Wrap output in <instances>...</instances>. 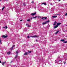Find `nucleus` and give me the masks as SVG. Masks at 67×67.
Here are the masks:
<instances>
[{
  "label": "nucleus",
  "instance_id": "c85d7f7f",
  "mask_svg": "<svg viewBox=\"0 0 67 67\" xmlns=\"http://www.w3.org/2000/svg\"><path fill=\"white\" fill-rule=\"evenodd\" d=\"M28 27H31V26H29V25H28Z\"/></svg>",
  "mask_w": 67,
  "mask_h": 67
},
{
  "label": "nucleus",
  "instance_id": "2eb2a0df",
  "mask_svg": "<svg viewBox=\"0 0 67 67\" xmlns=\"http://www.w3.org/2000/svg\"><path fill=\"white\" fill-rule=\"evenodd\" d=\"M59 32V31H57L55 32V34H57L58 33V32Z\"/></svg>",
  "mask_w": 67,
  "mask_h": 67
},
{
  "label": "nucleus",
  "instance_id": "37998d69",
  "mask_svg": "<svg viewBox=\"0 0 67 67\" xmlns=\"http://www.w3.org/2000/svg\"><path fill=\"white\" fill-rule=\"evenodd\" d=\"M2 1V0H0V1Z\"/></svg>",
  "mask_w": 67,
  "mask_h": 67
},
{
  "label": "nucleus",
  "instance_id": "aec40b11",
  "mask_svg": "<svg viewBox=\"0 0 67 67\" xmlns=\"http://www.w3.org/2000/svg\"><path fill=\"white\" fill-rule=\"evenodd\" d=\"M1 39L0 38V43L1 44H2V42H1Z\"/></svg>",
  "mask_w": 67,
  "mask_h": 67
},
{
  "label": "nucleus",
  "instance_id": "f257e3e1",
  "mask_svg": "<svg viewBox=\"0 0 67 67\" xmlns=\"http://www.w3.org/2000/svg\"><path fill=\"white\" fill-rule=\"evenodd\" d=\"M31 37H39V36L36 35H35L34 36H31Z\"/></svg>",
  "mask_w": 67,
  "mask_h": 67
},
{
  "label": "nucleus",
  "instance_id": "c9c22d12",
  "mask_svg": "<svg viewBox=\"0 0 67 67\" xmlns=\"http://www.w3.org/2000/svg\"><path fill=\"white\" fill-rule=\"evenodd\" d=\"M1 63H2V62H1V61L0 60V64Z\"/></svg>",
  "mask_w": 67,
  "mask_h": 67
},
{
  "label": "nucleus",
  "instance_id": "a211bd4d",
  "mask_svg": "<svg viewBox=\"0 0 67 67\" xmlns=\"http://www.w3.org/2000/svg\"><path fill=\"white\" fill-rule=\"evenodd\" d=\"M48 22H49V20L48 21H47L46 22V23H48Z\"/></svg>",
  "mask_w": 67,
  "mask_h": 67
},
{
  "label": "nucleus",
  "instance_id": "c756f323",
  "mask_svg": "<svg viewBox=\"0 0 67 67\" xmlns=\"http://www.w3.org/2000/svg\"><path fill=\"white\" fill-rule=\"evenodd\" d=\"M27 38H30V36H27Z\"/></svg>",
  "mask_w": 67,
  "mask_h": 67
},
{
  "label": "nucleus",
  "instance_id": "20e7f679",
  "mask_svg": "<svg viewBox=\"0 0 67 67\" xmlns=\"http://www.w3.org/2000/svg\"><path fill=\"white\" fill-rule=\"evenodd\" d=\"M2 37H3L4 38H6L8 37V36L6 35V36L5 35H3L2 36Z\"/></svg>",
  "mask_w": 67,
  "mask_h": 67
},
{
  "label": "nucleus",
  "instance_id": "7ed1b4c3",
  "mask_svg": "<svg viewBox=\"0 0 67 67\" xmlns=\"http://www.w3.org/2000/svg\"><path fill=\"white\" fill-rule=\"evenodd\" d=\"M47 19V17H43L41 19L42 20H45V19Z\"/></svg>",
  "mask_w": 67,
  "mask_h": 67
},
{
  "label": "nucleus",
  "instance_id": "a19ab883",
  "mask_svg": "<svg viewBox=\"0 0 67 67\" xmlns=\"http://www.w3.org/2000/svg\"><path fill=\"white\" fill-rule=\"evenodd\" d=\"M4 63H3L2 64V65H4Z\"/></svg>",
  "mask_w": 67,
  "mask_h": 67
},
{
  "label": "nucleus",
  "instance_id": "cd10ccee",
  "mask_svg": "<svg viewBox=\"0 0 67 67\" xmlns=\"http://www.w3.org/2000/svg\"><path fill=\"white\" fill-rule=\"evenodd\" d=\"M15 45H14L12 47L13 48V47H15Z\"/></svg>",
  "mask_w": 67,
  "mask_h": 67
},
{
  "label": "nucleus",
  "instance_id": "4c0bfd02",
  "mask_svg": "<svg viewBox=\"0 0 67 67\" xmlns=\"http://www.w3.org/2000/svg\"><path fill=\"white\" fill-rule=\"evenodd\" d=\"M32 3H33V2H34V1H32Z\"/></svg>",
  "mask_w": 67,
  "mask_h": 67
},
{
  "label": "nucleus",
  "instance_id": "473e14b6",
  "mask_svg": "<svg viewBox=\"0 0 67 67\" xmlns=\"http://www.w3.org/2000/svg\"><path fill=\"white\" fill-rule=\"evenodd\" d=\"M26 25H27L28 26L29 25L27 24H26Z\"/></svg>",
  "mask_w": 67,
  "mask_h": 67
},
{
  "label": "nucleus",
  "instance_id": "58836bf2",
  "mask_svg": "<svg viewBox=\"0 0 67 67\" xmlns=\"http://www.w3.org/2000/svg\"><path fill=\"white\" fill-rule=\"evenodd\" d=\"M12 62V61H11L10 63H11Z\"/></svg>",
  "mask_w": 67,
  "mask_h": 67
},
{
  "label": "nucleus",
  "instance_id": "4468645a",
  "mask_svg": "<svg viewBox=\"0 0 67 67\" xmlns=\"http://www.w3.org/2000/svg\"><path fill=\"white\" fill-rule=\"evenodd\" d=\"M57 16H53L52 17V18H57Z\"/></svg>",
  "mask_w": 67,
  "mask_h": 67
},
{
  "label": "nucleus",
  "instance_id": "f03ea898",
  "mask_svg": "<svg viewBox=\"0 0 67 67\" xmlns=\"http://www.w3.org/2000/svg\"><path fill=\"white\" fill-rule=\"evenodd\" d=\"M36 15V12H35V13H32L31 15H32V16H34V15Z\"/></svg>",
  "mask_w": 67,
  "mask_h": 67
},
{
  "label": "nucleus",
  "instance_id": "e433bc0d",
  "mask_svg": "<svg viewBox=\"0 0 67 67\" xmlns=\"http://www.w3.org/2000/svg\"><path fill=\"white\" fill-rule=\"evenodd\" d=\"M36 42H37V40L36 39Z\"/></svg>",
  "mask_w": 67,
  "mask_h": 67
},
{
  "label": "nucleus",
  "instance_id": "ddd939ff",
  "mask_svg": "<svg viewBox=\"0 0 67 67\" xmlns=\"http://www.w3.org/2000/svg\"><path fill=\"white\" fill-rule=\"evenodd\" d=\"M5 8V7L4 6L2 8V10H4V9Z\"/></svg>",
  "mask_w": 67,
  "mask_h": 67
},
{
  "label": "nucleus",
  "instance_id": "72a5a7b5",
  "mask_svg": "<svg viewBox=\"0 0 67 67\" xmlns=\"http://www.w3.org/2000/svg\"><path fill=\"white\" fill-rule=\"evenodd\" d=\"M32 52L31 51H28V53H31Z\"/></svg>",
  "mask_w": 67,
  "mask_h": 67
},
{
  "label": "nucleus",
  "instance_id": "a878e982",
  "mask_svg": "<svg viewBox=\"0 0 67 67\" xmlns=\"http://www.w3.org/2000/svg\"><path fill=\"white\" fill-rule=\"evenodd\" d=\"M64 43H67V41H65L64 42Z\"/></svg>",
  "mask_w": 67,
  "mask_h": 67
},
{
  "label": "nucleus",
  "instance_id": "1a4fd4ad",
  "mask_svg": "<svg viewBox=\"0 0 67 67\" xmlns=\"http://www.w3.org/2000/svg\"><path fill=\"white\" fill-rule=\"evenodd\" d=\"M41 4L42 5L44 4V5H46V3H42Z\"/></svg>",
  "mask_w": 67,
  "mask_h": 67
},
{
  "label": "nucleus",
  "instance_id": "9d476101",
  "mask_svg": "<svg viewBox=\"0 0 67 67\" xmlns=\"http://www.w3.org/2000/svg\"><path fill=\"white\" fill-rule=\"evenodd\" d=\"M61 24V23H58L57 24V25H60Z\"/></svg>",
  "mask_w": 67,
  "mask_h": 67
},
{
  "label": "nucleus",
  "instance_id": "0eeeda50",
  "mask_svg": "<svg viewBox=\"0 0 67 67\" xmlns=\"http://www.w3.org/2000/svg\"><path fill=\"white\" fill-rule=\"evenodd\" d=\"M58 27V25H55L54 27V29H56V28H57Z\"/></svg>",
  "mask_w": 67,
  "mask_h": 67
},
{
  "label": "nucleus",
  "instance_id": "f8f14e48",
  "mask_svg": "<svg viewBox=\"0 0 67 67\" xmlns=\"http://www.w3.org/2000/svg\"><path fill=\"white\" fill-rule=\"evenodd\" d=\"M18 54H16L15 57V58H17L18 57Z\"/></svg>",
  "mask_w": 67,
  "mask_h": 67
},
{
  "label": "nucleus",
  "instance_id": "4be33fe9",
  "mask_svg": "<svg viewBox=\"0 0 67 67\" xmlns=\"http://www.w3.org/2000/svg\"><path fill=\"white\" fill-rule=\"evenodd\" d=\"M46 22H45V23H42V24L43 25H44V24H46Z\"/></svg>",
  "mask_w": 67,
  "mask_h": 67
},
{
  "label": "nucleus",
  "instance_id": "f3484780",
  "mask_svg": "<svg viewBox=\"0 0 67 67\" xmlns=\"http://www.w3.org/2000/svg\"><path fill=\"white\" fill-rule=\"evenodd\" d=\"M24 6H26V5L25 4V3H24L23 4Z\"/></svg>",
  "mask_w": 67,
  "mask_h": 67
},
{
  "label": "nucleus",
  "instance_id": "423d86ee",
  "mask_svg": "<svg viewBox=\"0 0 67 67\" xmlns=\"http://www.w3.org/2000/svg\"><path fill=\"white\" fill-rule=\"evenodd\" d=\"M3 28H4V29H8V26H5V27H3Z\"/></svg>",
  "mask_w": 67,
  "mask_h": 67
},
{
  "label": "nucleus",
  "instance_id": "5701e85b",
  "mask_svg": "<svg viewBox=\"0 0 67 67\" xmlns=\"http://www.w3.org/2000/svg\"><path fill=\"white\" fill-rule=\"evenodd\" d=\"M13 49V47H12V48H10V49L11 50Z\"/></svg>",
  "mask_w": 67,
  "mask_h": 67
},
{
  "label": "nucleus",
  "instance_id": "f704fd0d",
  "mask_svg": "<svg viewBox=\"0 0 67 67\" xmlns=\"http://www.w3.org/2000/svg\"><path fill=\"white\" fill-rule=\"evenodd\" d=\"M51 4V5H53V4Z\"/></svg>",
  "mask_w": 67,
  "mask_h": 67
},
{
  "label": "nucleus",
  "instance_id": "9b49d317",
  "mask_svg": "<svg viewBox=\"0 0 67 67\" xmlns=\"http://www.w3.org/2000/svg\"><path fill=\"white\" fill-rule=\"evenodd\" d=\"M27 55V52H25L24 54V55Z\"/></svg>",
  "mask_w": 67,
  "mask_h": 67
},
{
  "label": "nucleus",
  "instance_id": "412c9836",
  "mask_svg": "<svg viewBox=\"0 0 67 67\" xmlns=\"http://www.w3.org/2000/svg\"><path fill=\"white\" fill-rule=\"evenodd\" d=\"M18 53H19V52L18 51H16V54H18Z\"/></svg>",
  "mask_w": 67,
  "mask_h": 67
},
{
  "label": "nucleus",
  "instance_id": "393cba45",
  "mask_svg": "<svg viewBox=\"0 0 67 67\" xmlns=\"http://www.w3.org/2000/svg\"><path fill=\"white\" fill-rule=\"evenodd\" d=\"M31 20H30V19H29L28 20H27V21H30Z\"/></svg>",
  "mask_w": 67,
  "mask_h": 67
},
{
  "label": "nucleus",
  "instance_id": "b1692460",
  "mask_svg": "<svg viewBox=\"0 0 67 67\" xmlns=\"http://www.w3.org/2000/svg\"><path fill=\"white\" fill-rule=\"evenodd\" d=\"M31 19H34V16H33V17H31Z\"/></svg>",
  "mask_w": 67,
  "mask_h": 67
},
{
  "label": "nucleus",
  "instance_id": "6ab92c4d",
  "mask_svg": "<svg viewBox=\"0 0 67 67\" xmlns=\"http://www.w3.org/2000/svg\"><path fill=\"white\" fill-rule=\"evenodd\" d=\"M10 53H11V52H8L7 53V54L8 55H10Z\"/></svg>",
  "mask_w": 67,
  "mask_h": 67
},
{
  "label": "nucleus",
  "instance_id": "39448f33",
  "mask_svg": "<svg viewBox=\"0 0 67 67\" xmlns=\"http://www.w3.org/2000/svg\"><path fill=\"white\" fill-rule=\"evenodd\" d=\"M61 63H62V60H59L58 61V64H60Z\"/></svg>",
  "mask_w": 67,
  "mask_h": 67
},
{
  "label": "nucleus",
  "instance_id": "7c9ffc66",
  "mask_svg": "<svg viewBox=\"0 0 67 67\" xmlns=\"http://www.w3.org/2000/svg\"><path fill=\"white\" fill-rule=\"evenodd\" d=\"M35 18H36V17H34V19H35Z\"/></svg>",
  "mask_w": 67,
  "mask_h": 67
},
{
  "label": "nucleus",
  "instance_id": "79ce46f5",
  "mask_svg": "<svg viewBox=\"0 0 67 67\" xmlns=\"http://www.w3.org/2000/svg\"><path fill=\"white\" fill-rule=\"evenodd\" d=\"M59 1H60V0H59Z\"/></svg>",
  "mask_w": 67,
  "mask_h": 67
},
{
  "label": "nucleus",
  "instance_id": "bb28decb",
  "mask_svg": "<svg viewBox=\"0 0 67 67\" xmlns=\"http://www.w3.org/2000/svg\"><path fill=\"white\" fill-rule=\"evenodd\" d=\"M6 63V62L5 61L4 62H3V64H5Z\"/></svg>",
  "mask_w": 67,
  "mask_h": 67
},
{
  "label": "nucleus",
  "instance_id": "ea45409f",
  "mask_svg": "<svg viewBox=\"0 0 67 67\" xmlns=\"http://www.w3.org/2000/svg\"><path fill=\"white\" fill-rule=\"evenodd\" d=\"M64 64H66V62H64Z\"/></svg>",
  "mask_w": 67,
  "mask_h": 67
},
{
  "label": "nucleus",
  "instance_id": "dca6fc26",
  "mask_svg": "<svg viewBox=\"0 0 67 67\" xmlns=\"http://www.w3.org/2000/svg\"><path fill=\"white\" fill-rule=\"evenodd\" d=\"M61 41L62 42H64V41H65V40H63V39H62L61 40Z\"/></svg>",
  "mask_w": 67,
  "mask_h": 67
},
{
  "label": "nucleus",
  "instance_id": "2f4dec72",
  "mask_svg": "<svg viewBox=\"0 0 67 67\" xmlns=\"http://www.w3.org/2000/svg\"><path fill=\"white\" fill-rule=\"evenodd\" d=\"M22 21H23V20H20V22H22Z\"/></svg>",
  "mask_w": 67,
  "mask_h": 67
},
{
  "label": "nucleus",
  "instance_id": "6e6552de",
  "mask_svg": "<svg viewBox=\"0 0 67 67\" xmlns=\"http://www.w3.org/2000/svg\"><path fill=\"white\" fill-rule=\"evenodd\" d=\"M56 23H57V22L55 21L53 24V25H55L56 24Z\"/></svg>",
  "mask_w": 67,
  "mask_h": 67
}]
</instances>
